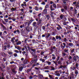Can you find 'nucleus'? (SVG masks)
I'll return each instance as SVG.
<instances>
[{
	"label": "nucleus",
	"instance_id": "1",
	"mask_svg": "<svg viewBox=\"0 0 79 79\" xmlns=\"http://www.w3.org/2000/svg\"><path fill=\"white\" fill-rule=\"evenodd\" d=\"M30 52H31V54L33 56H34V57L35 58H34V61H33V62L36 63L37 61V58H37V56L35 55V52H36V50L35 49H31V50H30Z\"/></svg>",
	"mask_w": 79,
	"mask_h": 79
},
{
	"label": "nucleus",
	"instance_id": "2",
	"mask_svg": "<svg viewBox=\"0 0 79 79\" xmlns=\"http://www.w3.org/2000/svg\"><path fill=\"white\" fill-rule=\"evenodd\" d=\"M63 44L64 46L63 45ZM60 47L62 50H63L64 48H65L66 46V44L65 43H63V44H61L60 45Z\"/></svg>",
	"mask_w": 79,
	"mask_h": 79
},
{
	"label": "nucleus",
	"instance_id": "3",
	"mask_svg": "<svg viewBox=\"0 0 79 79\" xmlns=\"http://www.w3.org/2000/svg\"><path fill=\"white\" fill-rule=\"evenodd\" d=\"M76 58H77V59H79V56L77 55H76V56H74L73 59V60H74V61H77V59Z\"/></svg>",
	"mask_w": 79,
	"mask_h": 79
},
{
	"label": "nucleus",
	"instance_id": "4",
	"mask_svg": "<svg viewBox=\"0 0 79 79\" xmlns=\"http://www.w3.org/2000/svg\"><path fill=\"white\" fill-rule=\"evenodd\" d=\"M55 73L56 74V76H60V74L59 73V71H56L55 72Z\"/></svg>",
	"mask_w": 79,
	"mask_h": 79
},
{
	"label": "nucleus",
	"instance_id": "5",
	"mask_svg": "<svg viewBox=\"0 0 79 79\" xmlns=\"http://www.w3.org/2000/svg\"><path fill=\"white\" fill-rule=\"evenodd\" d=\"M49 77L51 79H55V77L53 75H48Z\"/></svg>",
	"mask_w": 79,
	"mask_h": 79
},
{
	"label": "nucleus",
	"instance_id": "6",
	"mask_svg": "<svg viewBox=\"0 0 79 79\" xmlns=\"http://www.w3.org/2000/svg\"><path fill=\"white\" fill-rule=\"evenodd\" d=\"M49 69H50V71H54L55 69V68H54L53 67L49 66Z\"/></svg>",
	"mask_w": 79,
	"mask_h": 79
},
{
	"label": "nucleus",
	"instance_id": "7",
	"mask_svg": "<svg viewBox=\"0 0 79 79\" xmlns=\"http://www.w3.org/2000/svg\"><path fill=\"white\" fill-rule=\"evenodd\" d=\"M51 13L50 15L51 16V17L53 18H54V15H55V14L54 13L52 12V11L51 12Z\"/></svg>",
	"mask_w": 79,
	"mask_h": 79
},
{
	"label": "nucleus",
	"instance_id": "8",
	"mask_svg": "<svg viewBox=\"0 0 79 79\" xmlns=\"http://www.w3.org/2000/svg\"><path fill=\"white\" fill-rule=\"evenodd\" d=\"M12 73H14V74H16L17 72V71L15 70V69H12Z\"/></svg>",
	"mask_w": 79,
	"mask_h": 79
},
{
	"label": "nucleus",
	"instance_id": "9",
	"mask_svg": "<svg viewBox=\"0 0 79 79\" xmlns=\"http://www.w3.org/2000/svg\"><path fill=\"white\" fill-rule=\"evenodd\" d=\"M63 6L65 10H68V7H67V6H66V4H64L63 5Z\"/></svg>",
	"mask_w": 79,
	"mask_h": 79
},
{
	"label": "nucleus",
	"instance_id": "10",
	"mask_svg": "<svg viewBox=\"0 0 79 79\" xmlns=\"http://www.w3.org/2000/svg\"><path fill=\"white\" fill-rule=\"evenodd\" d=\"M56 39L57 40H58V39H60V40H61V36H58V35H56Z\"/></svg>",
	"mask_w": 79,
	"mask_h": 79
},
{
	"label": "nucleus",
	"instance_id": "11",
	"mask_svg": "<svg viewBox=\"0 0 79 79\" xmlns=\"http://www.w3.org/2000/svg\"><path fill=\"white\" fill-rule=\"evenodd\" d=\"M58 27H57V29L58 31H60V29H62V28H61V26L60 25H58Z\"/></svg>",
	"mask_w": 79,
	"mask_h": 79
},
{
	"label": "nucleus",
	"instance_id": "12",
	"mask_svg": "<svg viewBox=\"0 0 79 79\" xmlns=\"http://www.w3.org/2000/svg\"><path fill=\"white\" fill-rule=\"evenodd\" d=\"M65 17V15H63V14H61L60 15V18L61 19H63V18H64Z\"/></svg>",
	"mask_w": 79,
	"mask_h": 79
},
{
	"label": "nucleus",
	"instance_id": "13",
	"mask_svg": "<svg viewBox=\"0 0 79 79\" xmlns=\"http://www.w3.org/2000/svg\"><path fill=\"white\" fill-rule=\"evenodd\" d=\"M32 25L35 27H37V23H36V22H34L33 23Z\"/></svg>",
	"mask_w": 79,
	"mask_h": 79
},
{
	"label": "nucleus",
	"instance_id": "14",
	"mask_svg": "<svg viewBox=\"0 0 79 79\" xmlns=\"http://www.w3.org/2000/svg\"><path fill=\"white\" fill-rule=\"evenodd\" d=\"M43 12L44 14H47V10L46 9H45L43 10Z\"/></svg>",
	"mask_w": 79,
	"mask_h": 79
},
{
	"label": "nucleus",
	"instance_id": "15",
	"mask_svg": "<svg viewBox=\"0 0 79 79\" xmlns=\"http://www.w3.org/2000/svg\"><path fill=\"white\" fill-rule=\"evenodd\" d=\"M23 67L22 66H21L19 67V71H23Z\"/></svg>",
	"mask_w": 79,
	"mask_h": 79
},
{
	"label": "nucleus",
	"instance_id": "16",
	"mask_svg": "<svg viewBox=\"0 0 79 79\" xmlns=\"http://www.w3.org/2000/svg\"><path fill=\"white\" fill-rule=\"evenodd\" d=\"M15 40V37H13L11 39V41L13 44H14V42H15V41H14V40Z\"/></svg>",
	"mask_w": 79,
	"mask_h": 79
},
{
	"label": "nucleus",
	"instance_id": "17",
	"mask_svg": "<svg viewBox=\"0 0 79 79\" xmlns=\"http://www.w3.org/2000/svg\"><path fill=\"white\" fill-rule=\"evenodd\" d=\"M17 45H20V44H21V42L19 41L18 42H17L16 43Z\"/></svg>",
	"mask_w": 79,
	"mask_h": 79
},
{
	"label": "nucleus",
	"instance_id": "18",
	"mask_svg": "<svg viewBox=\"0 0 79 79\" xmlns=\"http://www.w3.org/2000/svg\"><path fill=\"white\" fill-rule=\"evenodd\" d=\"M38 77H40V79L42 78H43V77H44L43 76L40 74H39L38 75Z\"/></svg>",
	"mask_w": 79,
	"mask_h": 79
},
{
	"label": "nucleus",
	"instance_id": "19",
	"mask_svg": "<svg viewBox=\"0 0 79 79\" xmlns=\"http://www.w3.org/2000/svg\"><path fill=\"white\" fill-rule=\"evenodd\" d=\"M50 8L51 9V11H53V10H55V9H53V6H52V5H51L50 6Z\"/></svg>",
	"mask_w": 79,
	"mask_h": 79
},
{
	"label": "nucleus",
	"instance_id": "20",
	"mask_svg": "<svg viewBox=\"0 0 79 79\" xmlns=\"http://www.w3.org/2000/svg\"><path fill=\"white\" fill-rule=\"evenodd\" d=\"M40 61H42V63H44V62L45 61V59H42V58H40Z\"/></svg>",
	"mask_w": 79,
	"mask_h": 79
},
{
	"label": "nucleus",
	"instance_id": "21",
	"mask_svg": "<svg viewBox=\"0 0 79 79\" xmlns=\"http://www.w3.org/2000/svg\"><path fill=\"white\" fill-rule=\"evenodd\" d=\"M50 36V33H48V34H47L46 35V38H48Z\"/></svg>",
	"mask_w": 79,
	"mask_h": 79
},
{
	"label": "nucleus",
	"instance_id": "22",
	"mask_svg": "<svg viewBox=\"0 0 79 79\" xmlns=\"http://www.w3.org/2000/svg\"><path fill=\"white\" fill-rule=\"evenodd\" d=\"M71 77H72V78H74V74H71V77H70V79H71Z\"/></svg>",
	"mask_w": 79,
	"mask_h": 79
},
{
	"label": "nucleus",
	"instance_id": "23",
	"mask_svg": "<svg viewBox=\"0 0 79 79\" xmlns=\"http://www.w3.org/2000/svg\"><path fill=\"white\" fill-rule=\"evenodd\" d=\"M36 65H39V63H35L34 65H33L32 67H34V66H36Z\"/></svg>",
	"mask_w": 79,
	"mask_h": 79
},
{
	"label": "nucleus",
	"instance_id": "24",
	"mask_svg": "<svg viewBox=\"0 0 79 79\" xmlns=\"http://www.w3.org/2000/svg\"><path fill=\"white\" fill-rule=\"evenodd\" d=\"M39 7L36 6L35 7V10L36 11H38L39 10Z\"/></svg>",
	"mask_w": 79,
	"mask_h": 79
},
{
	"label": "nucleus",
	"instance_id": "25",
	"mask_svg": "<svg viewBox=\"0 0 79 79\" xmlns=\"http://www.w3.org/2000/svg\"><path fill=\"white\" fill-rule=\"evenodd\" d=\"M46 63L48 64V65H50L51 64V62L48 61H46Z\"/></svg>",
	"mask_w": 79,
	"mask_h": 79
},
{
	"label": "nucleus",
	"instance_id": "26",
	"mask_svg": "<svg viewBox=\"0 0 79 79\" xmlns=\"http://www.w3.org/2000/svg\"><path fill=\"white\" fill-rule=\"evenodd\" d=\"M42 22V19H40L38 22V24H41V23Z\"/></svg>",
	"mask_w": 79,
	"mask_h": 79
},
{
	"label": "nucleus",
	"instance_id": "27",
	"mask_svg": "<svg viewBox=\"0 0 79 79\" xmlns=\"http://www.w3.org/2000/svg\"><path fill=\"white\" fill-rule=\"evenodd\" d=\"M11 10L12 11H16V9L12 8V9H11Z\"/></svg>",
	"mask_w": 79,
	"mask_h": 79
},
{
	"label": "nucleus",
	"instance_id": "28",
	"mask_svg": "<svg viewBox=\"0 0 79 79\" xmlns=\"http://www.w3.org/2000/svg\"><path fill=\"white\" fill-rule=\"evenodd\" d=\"M49 8V5L48 4H47L45 7V8Z\"/></svg>",
	"mask_w": 79,
	"mask_h": 79
},
{
	"label": "nucleus",
	"instance_id": "29",
	"mask_svg": "<svg viewBox=\"0 0 79 79\" xmlns=\"http://www.w3.org/2000/svg\"><path fill=\"white\" fill-rule=\"evenodd\" d=\"M70 69L72 70H74L75 69H76V67H73H73H71Z\"/></svg>",
	"mask_w": 79,
	"mask_h": 79
},
{
	"label": "nucleus",
	"instance_id": "30",
	"mask_svg": "<svg viewBox=\"0 0 79 79\" xmlns=\"http://www.w3.org/2000/svg\"><path fill=\"white\" fill-rule=\"evenodd\" d=\"M52 40H53V41H55V42H56V39H55V38L54 37H52Z\"/></svg>",
	"mask_w": 79,
	"mask_h": 79
},
{
	"label": "nucleus",
	"instance_id": "31",
	"mask_svg": "<svg viewBox=\"0 0 79 79\" xmlns=\"http://www.w3.org/2000/svg\"><path fill=\"white\" fill-rule=\"evenodd\" d=\"M4 21H5V22L6 23H8V19H4Z\"/></svg>",
	"mask_w": 79,
	"mask_h": 79
},
{
	"label": "nucleus",
	"instance_id": "32",
	"mask_svg": "<svg viewBox=\"0 0 79 79\" xmlns=\"http://www.w3.org/2000/svg\"><path fill=\"white\" fill-rule=\"evenodd\" d=\"M17 49H18V50H20L21 49V47L19 46H17Z\"/></svg>",
	"mask_w": 79,
	"mask_h": 79
},
{
	"label": "nucleus",
	"instance_id": "33",
	"mask_svg": "<svg viewBox=\"0 0 79 79\" xmlns=\"http://www.w3.org/2000/svg\"><path fill=\"white\" fill-rule=\"evenodd\" d=\"M75 74H78V71L76 69L75 70Z\"/></svg>",
	"mask_w": 79,
	"mask_h": 79
},
{
	"label": "nucleus",
	"instance_id": "34",
	"mask_svg": "<svg viewBox=\"0 0 79 79\" xmlns=\"http://www.w3.org/2000/svg\"><path fill=\"white\" fill-rule=\"evenodd\" d=\"M8 53L9 54V55H12V54H13V52L10 51H8Z\"/></svg>",
	"mask_w": 79,
	"mask_h": 79
},
{
	"label": "nucleus",
	"instance_id": "35",
	"mask_svg": "<svg viewBox=\"0 0 79 79\" xmlns=\"http://www.w3.org/2000/svg\"><path fill=\"white\" fill-rule=\"evenodd\" d=\"M46 16L48 19H50V16L49 15H46Z\"/></svg>",
	"mask_w": 79,
	"mask_h": 79
},
{
	"label": "nucleus",
	"instance_id": "36",
	"mask_svg": "<svg viewBox=\"0 0 79 79\" xmlns=\"http://www.w3.org/2000/svg\"><path fill=\"white\" fill-rule=\"evenodd\" d=\"M31 70H32V69H31V68L29 69H28L27 71V73H29V72H30V71H31Z\"/></svg>",
	"mask_w": 79,
	"mask_h": 79
},
{
	"label": "nucleus",
	"instance_id": "37",
	"mask_svg": "<svg viewBox=\"0 0 79 79\" xmlns=\"http://www.w3.org/2000/svg\"><path fill=\"white\" fill-rule=\"evenodd\" d=\"M71 21H73V22H74V23H75V22H76V20H75V19H73V18L71 19Z\"/></svg>",
	"mask_w": 79,
	"mask_h": 79
},
{
	"label": "nucleus",
	"instance_id": "38",
	"mask_svg": "<svg viewBox=\"0 0 79 79\" xmlns=\"http://www.w3.org/2000/svg\"><path fill=\"white\" fill-rule=\"evenodd\" d=\"M45 69H47V70H48V69H50V66H47L45 68Z\"/></svg>",
	"mask_w": 79,
	"mask_h": 79
},
{
	"label": "nucleus",
	"instance_id": "39",
	"mask_svg": "<svg viewBox=\"0 0 79 79\" xmlns=\"http://www.w3.org/2000/svg\"><path fill=\"white\" fill-rule=\"evenodd\" d=\"M69 45L70 46H73V44L72 43H69Z\"/></svg>",
	"mask_w": 79,
	"mask_h": 79
},
{
	"label": "nucleus",
	"instance_id": "40",
	"mask_svg": "<svg viewBox=\"0 0 79 79\" xmlns=\"http://www.w3.org/2000/svg\"><path fill=\"white\" fill-rule=\"evenodd\" d=\"M61 12H62V13H64L65 11H64V9L62 8L61 9Z\"/></svg>",
	"mask_w": 79,
	"mask_h": 79
},
{
	"label": "nucleus",
	"instance_id": "41",
	"mask_svg": "<svg viewBox=\"0 0 79 79\" xmlns=\"http://www.w3.org/2000/svg\"><path fill=\"white\" fill-rule=\"evenodd\" d=\"M24 24H23L22 25H21L20 26V28H22L23 27H24Z\"/></svg>",
	"mask_w": 79,
	"mask_h": 79
},
{
	"label": "nucleus",
	"instance_id": "42",
	"mask_svg": "<svg viewBox=\"0 0 79 79\" xmlns=\"http://www.w3.org/2000/svg\"><path fill=\"white\" fill-rule=\"evenodd\" d=\"M58 64H61V60H59L58 61Z\"/></svg>",
	"mask_w": 79,
	"mask_h": 79
},
{
	"label": "nucleus",
	"instance_id": "43",
	"mask_svg": "<svg viewBox=\"0 0 79 79\" xmlns=\"http://www.w3.org/2000/svg\"><path fill=\"white\" fill-rule=\"evenodd\" d=\"M21 6H22V7H23V6H27V5L26 4H24H24H22L21 5Z\"/></svg>",
	"mask_w": 79,
	"mask_h": 79
},
{
	"label": "nucleus",
	"instance_id": "44",
	"mask_svg": "<svg viewBox=\"0 0 79 79\" xmlns=\"http://www.w3.org/2000/svg\"><path fill=\"white\" fill-rule=\"evenodd\" d=\"M53 6L54 8H56V4H53Z\"/></svg>",
	"mask_w": 79,
	"mask_h": 79
},
{
	"label": "nucleus",
	"instance_id": "45",
	"mask_svg": "<svg viewBox=\"0 0 79 79\" xmlns=\"http://www.w3.org/2000/svg\"><path fill=\"white\" fill-rule=\"evenodd\" d=\"M14 55L15 56V57H16L17 56H18V54H17V53H15L14 54Z\"/></svg>",
	"mask_w": 79,
	"mask_h": 79
},
{
	"label": "nucleus",
	"instance_id": "46",
	"mask_svg": "<svg viewBox=\"0 0 79 79\" xmlns=\"http://www.w3.org/2000/svg\"><path fill=\"white\" fill-rule=\"evenodd\" d=\"M64 42L68 41V40H67V39L66 38H64Z\"/></svg>",
	"mask_w": 79,
	"mask_h": 79
},
{
	"label": "nucleus",
	"instance_id": "47",
	"mask_svg": "<svg viewBox=\"0 0 79 79\" xmlns=\"http://www.w3.org/2000/svg\"><path fill=\"white\" fill-rule=\"evenodd\" d=\"M78 66H79V64H78V63H77L76 64V68H78Z\"/></svg>",
	"mask_w": 79,
	"mask_h": 79
},
{
	"label": "nucleus",
	"instance_id": "48",
	"mask_svg": "<svg viewBox=\"0 0 79 79\" xmlns=\"http://www.w3.org/2000/svg\"><path fill=\"white\" fill-rule=\"evenodd\" d=\"M74 48H73V50H72L71 51V52L72 53H73V52H74Z\"/></svg>",
	"mask_w": 79,
	"mask_h": 79
},
{
	"label": "nucleus",
	"instance_id": "49",
	"mask_svg": "<svg viewBox=\"0 0 79 79\" xmlns=\"http://www.w3.org/2000/svg\"><path fill=\"white\" fill-rule=\"evenodd\" d=\"M42 29H43V30H45V27L44 26H43L42 27Z\"/></svg>",
	"mask_w": 79,
	"mask_h": 79
},
{
	"label": "nucleus",
	"instance_id": "50",
	"mask_svg": "<svg viewBox=\"0 0 79 79\" xmlns=\"http://www.w3.org/2000/svg\"><path fill=\"white\" fill-rule=\"evenodd\" d=\"M64 51L65 52H68V50H66V49H65V50H64Z\"/></svg>",
	"mask_w": 79,
	"mask_h": 79
},
{
	"label": "nucleus",
	"instance_id": "51",
	"mask_svg": "<svg viewBox=\"0 0 79 79\" xmlns=\"http://www.w3.org/2000/svg\"><path fill=\"white\" fill-rule=\"evenodd\" d=\"M1 26H2V27H3V28H5V27L4 26V25H3V24H1Z\"/></svg>",
	"mask_w": 79,
	"mask_h": 79
},
{
	"label": "nucleus",
	"instance_id": "52",
	"mask_svg": "<svg viewBox=\"0 0 79 79\" xmlns=\"http://www.w3.org/2000/svg\"><path fill=\"white\" fill-rule=\"evenodd\" d=\"M3 33H4V34H7V31H4L3 32Z\"/></svg>",
	"mask_w": 79,
	"mask_h": 79
},
{
	"label": "nucleus",
	"instance_id": "53",
	"mask_svg": "<svg viewBox=\"0 0 79 79\" xmlns=\"http://www.w3.org/2000/svg\"><path fill=\"white\" fill-rule=\"evenodd\" d=\"M62 55L63 56H66V53H62Z\"/></svg>",
	"mask_w": 79,
	"mask_h": 79
},
{
	"label": "nucleus",
	"instance_id": "54",
	"mask_svg": "<svg viewBox=\"0 0 79 79\" xmlns=\"http://www.w3.org/2000/svg\"><path fill=\"white\" fill-rule=\"evenodd\" d=\"M41 5H45V3L44 2H43L41 3Z\"/></svg>",
	"mask_w": 79,
	"mask_h": 79
},
{
	"label": "nucleus",
	"instance_id": "55",
	"mask_svg": "<svg viewBox=\"0 0 79 79\" xmlns=\"http://www.w3.org/2000/svg\"><path fill=\"white\" fill-rule=\"evenodd\" d=\"M52 60H55V59H56V57L55 56L52 57Z\"/></svg>",
	"mask_w": 79,
	"mask_h": 79
},
{
	"label": "nucleus",
	"instance_id": "56",
	"mask_svg": "<svg viewBox=\"0 0 79 79\" xmlns=\"http://www.w3.org/2000/svg\"><path fill=\"white\" fill-rule=\"evenodd\" d=\"M63 68V65H61L59 67V68L61 69Z\"/></svg>",
	"mask_w": 79,
	"mask_h": 79
},
{
	"label": "nucleus",
	"instance_id": "57",
	"mask_svg": "<svg viewBox=\"0 0 79 79\" xmlns=\"http://www.w3.org/2000/svg\"><path fill=\"white\" fill-rule=\"evenodd\" d=\"M15 53H19V51H18L17 50H15Z\"/></svg>",
	"mask_w": 79,
	"mask_h": 79
},
{
	"label": "nucleus",
	"instance_id": "58",
	"mask_svg": "<svg viewBox=\"0 0 79 79\" xmlns=\"http://www.w3.org/2000/svg\"><path fill=\"white\" fill-rule=\"evenodd\" d=\"M29 77L30 79H32V78H33V77H32V76H30Z\"/></svg>",
	"mask_w": 79,
	"mask_h": 79
},
{
	"label": "nucleus",
	"instance_id": "59",
	"mask_svg": "<svg viewBox=\"0 0 79 79\" xmlns=\"http://www.w3.org/2000/svg\"><path fill=\"white\" fill-rule=\"evenodd\" d=\"M12 26H10L9 27V29L10 30H11V29H12Z\"/></svg>",
	"mask_w": 79,
	"mask_h": 79
},
{
	"label": "nucleus",
	"instance_id": "60",
	"mask_svg": "<svg viewBox=\"0 0 79 79\" xmlns=\"http://www.w3.org/2000/svg\"><path fill=\"white\" fill-rule=\"evenodd\" d=\"M44 52H41V55H42L44 54Z\"/></svg>",
	"mask_w": 79,
	"mask_h": 79
},
{
	"label": "nucleus",
	"instance_id": "61",
	"mask_svg": "<svg viewBox=\"0 0 79 79\" xmlns=\"http://www.w3.org/2000/svg\"><path fill=\"white\" fill-rule=\"evenodd\" d=\"M16 31H17V32L18 33H20V32H19V30L17 29V30Z\"/></svg>",
	"mask_w": 79,
	"mask_h": 79
},
{
	"label": "nucleus",
	"instance_id": "62",
	"mask_svg": "<svg viewBox=\"0 0 79 79\" xmlns=\"http://www.w3.org/2000/svg\"><path fill=\"white\" fill-rule=\"evenodd\" d=\"M10 64H13V63H14V61H12L10 62Z\"/></svg>",
	"mask_w": 79,
	"mask_h": 79
},
{
	"label": "nucleus",
	"instance_id": "63",
	"mask_svg": "<svg viewBox=\"0 0 79 79\" xmlns=\"http://www.w3.org/2000/svg\"><path fill=\"white\" fill-rule=\"evenodd\" d=\"M40 10H42V7H40V8H39Z\"/></svg>",
	"mask_w": 79,
	"mask_h": 79
},
{
	"label": "nucleus",
	"instance_id": "64",
	"mask_svg": "<svg viewBox=\"0 0 79 79\" xmlns=\"http://www.w3.org/2000/svg\"><path fill=\"white\" fill-rule=\"evenodd\" d=\"M0 79H4L3 77H1L0 76Z\"/></svg>",
	"mask_w": 79,
	"mask_h": 79
}]
</instances>
